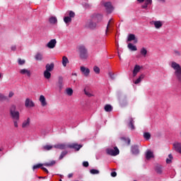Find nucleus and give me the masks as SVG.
Listing matches in <instances>:
<instances>
[{"mask_svg":"<svg viewBox=\"0 0 181 181\" xmlns=\"http://www.w3.org/2000/svg\"><path fill=\"white\" fill-rule=\"evenodd\" d=\"M95 18L98 22H101V21H103V16L101 14H95Z\"/></svg>","mask_w":181,"mask_h":181,"instance_id":"41","label":"nucleus"},{"mask_svg":"<svg viewBox=\"0 0 181 181\" xmlns=\"http://www.w3.org/2000/svg\"><path fill=\"white\" fill-rule=\"evenodd\" d=\"M119 104L122 107H124V105H127V100H122V99L121 98L119 97Z\"/></svg>","mask_w":181,"mask_h":181,"instance_id":"42","label":"nucleus"},{"mask_svg":"<svg viewBox=\"0 0 181 181\" xmlns=\"http://www.w3.org/2000/svg\"><path fill=\"white\" fill-rule=\"evenodd\" d=\"M106 152L107 155L110 156H117V155H119V149L117 147L108 148L106 149Z\"/></svg>","mask_w":181,"mask_h":181,"instance_id":"3","label":"nucleus"},{"mask_svg":"<svg viewBox=\"0 0 181 181\" xmlns=\"http://www.w3.org/2000/svg\"><path fill=\"white\" fill-rule=\"evenodd\" d=\"M2 77H4V76L2 75V73L0 72V80L2 78Z\"/></svg>","mask_w":181,"mask_h":181,"instance_id":"63","label":"nucleus"},{"mask_svg":"<svg viewBox=\"0 0 181 181\" xmlns=\"http://www.w3.org/2000/svg\"><path fill=\"white\" fill-rule=\"evenodd\" d=\"M121 139H122V141H125V142H127V138H125V137H122Z\"/></svg>","mask_w":181,"mask_h":181,"instance_id":"60","label":"nucleus"},{"mask_svg":"<svg viewBox=\"0 0 181 181\" xmlns=\"http://www.w3.org/2000/svg\"><path fill=\"white\" fill-rule=\"evenodd\" d=\"M64 22L67 25L71 22V18L69 16L64 17Z\"/></svg>","mask_w":181,"mask_h":181,"instance_id":"40","label":"nucleus"},{"mask_svg":"<svg viewBox=\"0 0 181 181\" xmlns=\"http://www.w3.org/2000/svg\"><path fill=\"white\" fill-rule=\"evenodd\" d=\"M90 175H100V170L96 169L90 170Z\"/></svg>","mask_w":181,"mask_h":181,"instance_id":"38","label":"nucleus"},{"mask_svg":"<svg viewBox=\"0 0 181 181\" xmlns=\"http://www.w3.org/2000/svg\"><path fill=\"white\" fill-rule=\"evenodd\" d=\"M127 40H128V42H132V40H134V43H136V42H138V40H136V37H135V35H134V34H129L128 35Z\"/></svg>","mask_w":181,"mask_h":181,"instance_id":"23","label":"nucleus"},{"mask_svg":"<svg viewBox=\"0 0 181 181\" xmlns=\"http://www.w3.org/2000/svg\"><path fill=\"white\" fill-rule=\"evenodd\" d=\"M173 146L174 151L181 155V142L175 141L173 143Z\"/></svg>","mask_w":181,"mask_h":181,"instance_id":"7","label":"nucleus"},{"mask_svg":"<svg viewBox=\"0 0 181 181\" xmlns=\"http://www.w3.org/2000/svg\"><path fill=\"white\" fill-rule=\"evenodd\" d=\"M10 115L13 119L15 128H18V121L20 119V113L19 111L16 110V106L15 105H11L10 107Z\"/></svg>","mask_w":181,"mask_h":181,"instance_id":"1","label":"nucleus"},{"mask_svg":"<svg viewBox=\"0 0 181 181\" xmlns=\"http://www.w3.org/2000/svg\"><path fill=\"white\" fill-rule=\"evenodd\" d=\"M49 22L51 25H57V16L49 17Z\"/></svg>","mask_w":181,"mask_h":181,"instance_id":"22","label":"nucleus"},{"mask_svg":"<svg viewBox=\"0 0 181 181\" xmlns=\"http://www.w3.org/2000/svg\"><path fill=\"white\" fill-rule=\"evenodd\" d=\"M68 177H69V179H70L71 177H73V173L69 174Z\"/></svg>","mask_w":181,"mask_h":181,"instance_id":"58","label":"nucleus"},{"mask_svg":"<svg viewBox=\"0 0 181 181\" xmlns=\"http://www.w3.org/2000/svg\"><path fill=\"white\" fill-rule=\"evenodd\" d=\"M80 71L85 77L90 76V69L82 66L80 67Z\"/></svg>","mask_w":181,"mask_h":181,"instance_id":"9","label":"nucleus"},{"mask_svg":"<svg viewBox=\"0 0 181 181\" xmlns=\"http://www.w3.org/2000/svg\"><path fill=\"white\" fill-rule=\"evenodd\" d=\"M172 159H173V156H172V154H169L168 158H166V163L168 165L172 163Z\"/></svg>","mask_w":181,"mask_h":181,"instance_id":"37","label":"nucleus"},{"mask_svg":"<svg viewBox=\"0 0 181 181\" xmlns=\"http://www.w3.org/2000/svg\"><path fill=\"white\" fill-rule=\"evenodd\" d=\"M174 53H175V56H180V52H179L177 50H175Z\"/></svg>","mask_w":181,"mask_h":181,"instance_id":"55","label":"nucleus"},{"mask_svg":"<svg viewBox=\"0 0 181 181\" xmlns=\"http://www.w3.org/2000/svg\"><path fill=\"white\" fill-rule=\"evenodd\" d=\"M144 138L146 141H149V139H151V133H149V132H144Z\"/></svg>","mask_w":181,"mask_h":181,"instance_id":"35","label":"nucleus"},{"mask_svg":"<svg viewBox=\"0 0 181 181\" xmlns=\"http://www.w3.org/2000/svg\"><path fill=\"white\" fill-rule=\"evenodd\" d=\"M54 148H55L56 149H66V148H69V145H66L65 144H55L54 146Z\"/></svg>","mask_w":181,"mask_h":181,"instance_id":"15","label":"nucleus"},{"mask_svg":"<svg viewBox=\"0 0 181 181\" xmlns=\"http://www.w3.org/2000/svg\"><path fill=\"white\" fill-rule=\"evenodd\" d=\"M139 2V4H142V2H144L145 0H137Z\"/></svg>","mask_w":181,"mask_h":181,"instance_id":"62","label":"nucleus"},{"mask_svg":"<svg viewBox=\"0 0 181 181\" xmlns=\"http://www.w3.org/2000/svg\"><path fill=\"white\" fill-rule=\"evenodd\" d=\"M151 25H153L154 27L156 28V29H160V28H162V26H163V22L160 21H153L151 22Z\"/></svg>","mask_w":181,"mask_h":181,"instance_id":"13","label":"nucleus"},{"mask_svg":"<svg viewBox=\"0 0 181 181\" xmlns=\"http://www.w3.org/2000/svg\"><path fill=\"white\" fill-rule=\"evenodd\" d=\"M40 102L41 103L42 107H46L47 105V102H46V98L43 95L40 96Z\"/></svg>","mask_w":181,"mask_h":181,"instance_id":"20","label":"nucleus"},{"mask_svg":"<svg viewBox=\"0 0 181 181\" xmlns=\"http://www.w3.org/2000/svg\"><path fill=\"white\" fill-rule=\"evenodd\" d=\"M41 169H42L46 173H49V170H47L46 168L42 167Z\"/></svg>","mask_w":181,"mask_h":181,"instance_id":"57","label":"nucleus"},{"mask_svg":"<svg viewBox=\"0 0 181 181\" xmlns=\"http://www.w3.org/2000/svg\"><path fill=\"white\" fill-rule=\"evenodd\" d=\"M141 71V66L135 65L133 70V77H136V75Z\"/></svg>","mask_w":181,"mask_h":181,"instance_id":"17","label":"nucleus"},{"mask_svg":"<svg viewBox=\"0 0 181 181\" xmlns=\"http://www.w3.org/2000/svg\"><path fill=\"white\" fill-rule=\"evenodd\" d=\"M93 71L96 74H100V68L98 66H94L93 67Z\"/></svg>","mask_w":181,"mask_h":181,"instance_id":"45","label":"nucleus"},{"mask_svg":"<svg viewBox=\"0 0 181 181\" xmlns=\"http://www.w3.org/2000/svg\"><path fill=\"white\" fill-rule=\"evenodd\" d=\"M67 155V151H62L61 155L59 156V160H62V159H63V158H64V156H66Z\"/></svg>","mask_w":181,"mask_h":181,"instance_id":"43","label":"nucleus"},{"mask_svg":"<svg viewBox=\"0 0 181 181\" xmlns=\"http://www.w3.org/2000/svg\"><path fill=\"white\" fill-rule=\"evenodd\" d=\"M127 47L132 52H136V50H138V49L136 48V46L133 45L132 43H129L127 45Z\"/></svg>","mask_w":181,"mask_h":181,"instance_id":"28","label":"nucleus"},{"mask_svg":"<svg viewBox=\"0 0 181 181\" xmlns=\"http://www.w3.org/2000/svg\"><path fill=\"white\" fill-rule=\"evenodd\" d=\"M112 177H115L117 176V172L113 171L111 173Z\"/></svg>","mask_w":181,"mask_h":181,"instance_id":"54","label":"nucleus"},{"mask_svg":"<svg viewBox=\"0 0 181 181\" xmlns=\"http://www.w3.org/2000/svg\"><path fill=\"white\" fill-rule=\"evenodd\" d=\"M66 15H68L69 18H71H71H74V16H76V13L73 11H68Z\"/></svg>","mask_w":181,"mask_h":181,"instance_id":"34","label":"nucleus"},{"mask_svg":"<svg viewBox=\"0 0 181 181\" xmlns=\"http://www.w3.org/2000/svg\"><path fill=\"white\" fill-rule=\"evenodd\" d=\"M56 45H57V40H56V39H52L48 42L46 45V47H48V49H54L56 47Z\"/></svg>","mask_w":181,"mask_h":181,"instance_id":"8","label":"nucleus"},{"mask_svg":"<svg viewBox=\"0 0 181 181\" xmlns=\"http://www.w3.org/2000/svg\"><path fill=\"white\" fill-rule=\"evenodd\" d=\"M42 166H43V164H36L33 165V170H35V169H39V168H42Z\"/></svg>","mask_w":181,"mask_h":181,"instance_id":"44","label":"nucleus"},{"mask_svg":"<svg viewBox=\"0 0 181 181\" xmlns=\"http://www.w3.org/2000/svg\"><path fill=\"white\" fill-rule=\"evenodd\" d=\"M72 76H77V74H76V73H72Z\"/></svg>","mask_w":181,"mask_h":181,"instance_id":"64","label":"nucleus"},{"mask_svg":"<svg viewBox=\"0 0 181 181\" xmlns=\"http://www.w3.org/2000/svg\"><path fill=\"white\" fill-rule=\"evenodd\" d=\"M85 8H88L90 6L88 4H83Z\"/></svg>","mask_w":181,"mask_h":181,"instance_id":"59","label":"nucleus"},{"mask_svg":"<svg viewBox=\"0 0 181 181\" xmlns=\"http://www.w3.org/2000/svg\"><path fill=\"white\" fill-rule=\"evenodd\" d=\"M35 60H42L43 59V54H42L40 52H38L35 56Z\"/></svg>","mask_w":181,"mask_h":181,"instance_id":"31","label":"nucleus"},{"mask_svg":"<svg viewBox=\"0 0 181 181\" xmlns=\"http://www.w3.org/2000/svg\"><path fill=\"white\" fill-rule=\"evenodd\" d=\"M140 53L143 57H146V54H148V50H146L145 47H142L140 50Z\"/></svg>","mask_w":181,"mask_h":181,"instance_id":"29","label":"nucleus"},{"mask_svg":"<svg viewBox=\"0 0 181 181\" xmlns=\"http://www.w3.org/2000/svg\"><path fill=\"white\" fill-rule=\"evenodd\" d=\"M57 87L59 91H62V90H63V87H64V83H63L62 76H59L58 82L57 83Z\"/></svg>","mask_w":181,"mask_h":181,"instance_id":"10","label":"nucleus"},{"mask_svg":"<svg viewBox=\"0 0 181 181\" xmlns=\"http://www.w3.org/2000/svg\"><path fill=\"white\" fill-rule=\"evenodd\" d=\"M25 105L26 108H32L35 107V103H33L32 100L27 98L25 99Z\"/></svg>","mask_w":181,"mask_h":181,"instance_id":"12","label":"nucleus"},{"mask_svg":"<svg viewBox=\"0 0 181 181\" xmlns=\"http://www.w3.org/2000/svg\"><path fill=\"white\" fill-rule=\"evenodd\" d=\"M45 71H53V69H54V64L51 63V64H47L45 66Z\"/></svg>","mask_w":181,"mask_h":181,"instance_id":"19","label":"nucleus"},{"mask_svg":"<svg viewBox=\"0 0 181 181\" xmlns=\"http://www.w3.org/2000/svg\"><path fill=\"white\" fill-rule=\"evenodd\" d=\"M11 49L13 51V52H15V50H16V45H12L11 47Z\"/></svg>","mask_w":181,"mask_h":181,"instance_id":"56","label":"nucleus"},{"mask_svg":"<svg viewBox=\"0 0 181 181\" xmlns=\"http://www.w3.org/2000/svg\"><path fill=\"white\" fill-rule=\"evenodd\" d=\"M81 59H87V49L81 45L78 48Z\"/></svg>","mask_w":181,"mask_h":181,"instance_id":"4","label":"nucleus"},{"mask_svg":"<svg viewBox=\"0 0 181 181\" xmlns=\"http://www.w3.org/2000/svg\"><path fill=\"white\" fill-rule=\"evenodd\" d=\"M43 148L45 151H50V149H52L53 146L50 145H46Z\"/></svg>","mask_w":181,"mask_h":181,"instance_id":"48","label":"nucleus"},{"mask_svg":"<svg viewBox=\"0 0 181 181\" xmlns=\"http://www.w3.org/2000/svg\"><path fill=\"white\" fill-rule=\"evenodd\" d=\"M84 93L88 97H93V94H91L88 90H86V89L84 90Z\"/></svg>","mask_w":181,"mask_h":181,"instance_id":"50","label":"nucleus"},{"mask_svg":"<svg viewBox=\"0 0 181 181\" xmlns=\"http://www.w3.org/2000/svg\"><path fill=\"white\" fill-rule=\"evenodd\" d=\"M135 122L134 121V119H132V117H131L129 119V122L128 124V127L129 128H130V129H132V131L135 130Z\"/></svg>","mask_w":181,"mask_h":181,"instance_id":"21","label":"nucleus"},{"mask_svg":"<svg viewBox=\"0 0 181 181\" xmlns=\"http://www.w3.org/2000/svg\"><path fill=\"white\" fill-rule=\"evenodd\" d=\"M8 100V97L4 95V93H0V101Z\"/></svg>","mask_w":181,"mask_h":181,"instance_id":"39","label":"nucleus"},{"mask_svg":"<svg viewBox=\"0 0 181 181\" xmlns=\"http://www.w3.org/2000/svg\"><path fill=\"white\" fill-rule=\"evenodd\" d=\"M145 78V74H141L139 78L134 81V84H139L142 80Z\"/></svg>","mask_w":181,"mask_h":181,"instance_id":"26","label":"nucleus"},{"mask_svg":"<svg viewBox=\"0 0 181 181\" xmlns=\"http://www.w3.org/2000/svg\"><path fill=\"white\" fill-rule=\"evenodd\" d=\"M44 77L45 78H47V80H49L52 77V74L49 71H44Z\"/></svg>","mask_w":181,"mask_h":181,"instance_id":"33","label":"nucleus"},{"mask_svg":"<svg viewBox=\"0 0 181 181\" xmlns=\"http://www.w3.org/2000/svg\"><path fill=\"white\" fill-rule=\"evenodd\" d=\"M13 95H15V93L12 91L9 92L8 93V98H12V97H13Z\"/></svg>","mask_w":181,"mask_h":181,"instance_id":"53","label":"nucleus"},{"mask_svg":"<svg viewBox=\"0 0 181 181\" xmlns=\"http://www.w3.org/2000/svg\"><path fill=\"white\" fill-rule=\"evenodd\" d=\"M163 167L159 164H157L156 166H155V170L156 172V173H158V175H162L163 170Z\"/></svg>","mask_w":181,"mask_h":181,"instance_id":"18","label":"nucleus"},{"mask_svg":"<svg viewBox=\"0 0 181 181\" xmlns=\"http://www.w3.org/2000/svg\"><path fill=\"white\" fill-rule=\"evenodd\" d=\"M148 5H152V0H146L145 4L141 6L142 9H148Z\"/></svg>","mask_w":181,"mask_h":181,"instance_id":"24","label":"nucleus"},{"mask_svg":"<svg viewBox=\"0 0 181 181\" xmlns=\"http://www.w3.org/2000/svg\"><path fill=\"white\" fill-rule=\"evenodd\" d=\"M30 125V119L28 118L25 120L22 124V128H28V127Z\"/></svg>","mask_w":181,"mask_h":181,"instance_id":"25","label":"nucleus"},{"mask_svg":"<svg viewBox=\"0 0 181 181\" xmlns=\"http://www.w3.org/2000/svg\"><path fill=\"white\" fill-rule=\"evenodd\" d=\"M131 151L133 155H138L139 154V147L136 145L132 146Z\"/></svg>","mask_w":181,"mask_h":181,"instance_id":"16","label":"nucleus"},{"mask_svg":"<svg viewBox=\"0 0 181 181\" xmlns=\"http://www.w3.org/2000/svg\"><path fill=\"white\" fill-rule=\"evenodd\" d=\"M81 145H78L77 144H72L68 145V148H70L71 149H75L76 151H80V149H81Z\"/></svg>","mask_w":181,"mask_h":181,"instance_id":"14","label":"nucleus"},{"mask_svg":"<svg viewBox=\"0 0 181 181\" xmlns=\"http://www.w3.org/2000/svg\"><path fill=\"white\" fill-rule=\"evenodd\" d=\"M103 6L105 8L107 13H112V11H114V7L112 6V4H111V2L110 1L104 3Z\"/></svg>","mask_w":181,"mask_h":181,"instance_id":"6","label":"nucleus"},{"mask_svg":"<svg viewBox=\"0 0 181 181\" xmlns=\"http://www.w3.org/2000/svg\"><path fill=\"white\" fill-rule=\"evenodd\" d=\"M88 161H84L83 163V166L84 167V168H88Z\"/></svg>","mask_w":181,"mask_h":181,"instance_id":"52","label":"nucleus"},{"mask_svg":"<svg viewBox=\"0 0 181 181\" xmlns=\"http://www.w3.org/2000/svg\"><path fill=\"white\" fill-rule=\"evenodd\" d=\"M109 76H110V78H112V80H114V78H115V75L114 74H112V72H109Z\"/></svg>","mask_w":181,"mask_h":181,"instance_id":"51","label":"nucleus"},{"mask_svg":"<svg viewBox=\"0 0 181 181\" xmlns=\"http://www.w3.org/2000/svg\"><path fill=\"white\" fill-rule=\"evenodd\" d=\"M127 144H128V145H129V144H131V139H127Z\"/></svg>","mask_w":181,"mask_h":181,"instance_id":"61","label":"nucleus"},{"mask_svg":"<svg viewBox=\"0 0 181 181\" xmlns=\"http://www.w3.org/2000/svg\"><path fill=\"white\" fill-rule=\"evenodd\" d=\"M172 69L175 70L174 74L179 81L181 83V66L179 64L176 63L175 62H172L170 64Z\"/></svg>","mask_w":181,"mask_h":181,"instance_id":"2","label":"nucleus"},{"mask_svg":"<svg viewBox=\"0 0 181 181\" xmlns=\"http://www.w3.org/2000/svg\"><path fill=\"white\" fill-rule=\"evenodd\" d=\"M67 64H69V58H67L66 56H64L62 57V65L64 67H66Z\"/></svg>","mask_w":181,"mask_h":181,"instance_id":"27","label":"nucleus"},{"mask_svg":"<svg viewBox=\"0 0 181 181\" xmlns=\"http://www.w3.org/2000/svg\"><path fill=\"white\" fill-rule=\"evenodd\" d=\"M66 93L69 96L73 95V89L71 88H67L66 89Z\"/></svg>","mask_w":181,"mask_h":181,"instance_id":"36","label":"nucleus"},{"mask_svg":"<svg viewBox=\"0 0 181 181\" xmlns=\"http://www.w3.org/2000/svg\"><path fill=\"white\" fill-rule=\"evenodd\" d=\"M18 62L20 66H23V64H25V59H18Z\"/></svg>","mask_w":181,"mask_h":181,"instance_id":"47","label":"nucleus"},{"mask_svg":"<svg viewBox=\"0 0 181 181\" xmlns=\"http://www.w3.org/2000/svg\"><path fill=\"white\" fill-rule=\"evenodd\" d=\"M19 73L20 74H22V76H26L27 77H30L32 76L30 70L26 69H20Z\"/></svg>","mask_w":181,"mask_h":181,"instance_id":"11","label":"nucleus"},{"mask_svg":"<svg viewBox=\"0 0 181 181\" xmlns=\"http://www.w3.org/2000/svg\"><path fill=\"white\" fill-rule=\"evenodd\" d=\"M85 27L88 29L94 30L97 28V23L93 21V20H88L85 24Z\"/></svg>","mask_w":181,"mask_h":181,"instance_id":"5","label":"nucleus"},{"mask_svg":"<svg viewBox=\"0 0 181 181\" xmlns=\"http://www.w3.org/2000/svg\"><path fill=\"white\" fill-rule=\"evenodd\" d=\"M111 23V19L109 21L107 27H106V30H105V35H107V33H108V29H110V25Z\"/></svg>","mask_w":181,"mask_h":181,"instance_id":"49","label":"nucleus"},{"mask_svg":"<svg viewBox=\"0 0 181 181\" xmlns=\"http://www.w3.org/2000/svg\"><path fill=\"white\" fill-rule=\"evenodd\" d=\"M104 109L106 112H111L112 111V106L111 105H106Z\"/></svg>","mask_w":181,"mask_h":181,"instance_id":"32","label":"nucleus"},{"mask_svg":"<svg viewBox=\"0 0 181 181\" xmlns=\"http://www.w3.org/2000/svg\"><path fill=\"white\" fill-rule=\"evenodd\" d=\"M151 158H153V153H152V151L148 150L146 153V158L148 160V159H151Z\"/></svg>","mask_w":181,"mask_h":181,"instance_id":"30","label":"nucleus"},{"mask_svg":"<svg viewBox=\"0 0 181 181\" xmlns=\"http://www.w3.org/2000/svg\"><path fill=\"white\" fill-rule=\"evenodd\" d=\"M56 163V161L52 160L50 163H47L45 165V166H53V165H54Z\"/></svg>","mask_w":181,"mask_h":181,"instance_id":"46","label":"nucleus"}]
</instances>
